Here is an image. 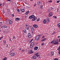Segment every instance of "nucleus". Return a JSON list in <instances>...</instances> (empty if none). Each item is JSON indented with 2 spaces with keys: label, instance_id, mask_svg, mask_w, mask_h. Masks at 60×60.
Listing matches in <instances>:
<instances>
[{
  "label": "nucleus",
  "instance_id": "nucleus-1",
  "mask_svg": "<svg viewBox=\"0 0 60 60\" xmlns=\"http://www.w3.org/2000/svg\"><path fill=\"white\" fill-rule=\"evenodd\" d=\"M58 42H56V41H52L51 42V44H58Z\"/></svg>",
  "mask_w": 60,
  "mask_h": 60
},
{
  "label": "nucleus",
  "instance_id": "nucleus-2",
  "mask_svg": "<svg viewBox=\"0 0 60 60\" xmlns=\"http://www.w3.org/2000/svg\"><path fill=\"white\" fill-rule=\"evenodd\" d=\"M34 43L32 42L30 44V48H33V46H34Z\"/></svg>",
  "mask_w": 60,
  "mask_h": 60
},
{
  "label": "nucleus",
  "instance_id": "nucleus-3",
  "mask_svg": "<svg viewBox=\"0 0 60 60\" xmlns=\"http://www.w3.org/2000/svg\"><path fill=\"white\" fill-rule=\"evenodd\" d=\"M29 26L30 27L31 31H32V32H33L34 31V27L31 26Z\"/></svg>",
  "mask_w": 60,
  "mask_h": 60
},
{
  "label": "nucleus",
  "instance_id": "nucleus-4",
  "mask_svg": "<svg viewBox=\"0 0 60 60\" xmlns=\"http://www.w3.org/2000/svg\"><path fill=\"white\" fill-rule=\"evenodd\" d=\"M35 39L36 40L38 41V40H39V39H40V37H39L37 35V36H36Z\"/></svg>",
  "mask_w": 60,
  "mask_h": 60
},
{
  "label": "nucleus",
  "instance_id": "nucleus-5",
  "mask_svg": "<svg viewBox=\"0 0 60 60\" xmlns=\"http://www.w3.org/2000/svg\"><path fill=\"white\" fill-rule=\"evenodd\" d=\"M34 16L33 15H32L30 16L29 18V19H32V18H34Z\"/></svg>",
  "mask_w": 60,
  "mask_h": 60
},
{
  "label": "nucleus",
  "instance_id": "nucleus-6",
  "mask_svg": "<svg viewBox=\"0 0 60 60\" xmlns=\"http://www.w3.org/2000/svg\"><path fill=\"white\" fill-rule=\"evenodd\" d=\"M33 52H34L32 51V50H30L28 52V54H32V53H33Z\"/></svg>",
  "mask_w": 60,
  "mask_h": 60
},
{
  "label": "nucleus",
  "instance_id": "nucleus-7",
  "mask_svg": "<svg viewBox=\"0 0 60 60\" xmlns=\"http://www.w3.org/2000/svg\"><path fill=\"white\" fill-rule=\"evenodd\" d=\"M28 38H30L32 37V36L31 35V34L30 33H29L28 34Z\"/></svg>",
  "mask_w": 60,
  "mask_h": 60
},
{
  "label": "nucleus",
  "instance_id": "nucleus-8",
  "mask_svg": "<svg viewBox=\"0 0 60 60\" xmlns=\"http://www.w3.org/2000/svg\"><path fill=\"white\" fill-rule=\"evenodd\" d=\"M38 49V46H35L34 48V50H37Z\"/></svg>",
  "mask_w": 60,
  "mask_h": 60
},
{
  "label": "nucleus",
  "instance_id": "nucleus-9",
  "mask_svg": "<svg viewBox=\"0 0 60 60\" xmlns=\"http://www.w3.org/2000/svg\"><path fill=\"white\" fill-rule=\"evenodd\" d=\"M15 55V53L14 52L11 53H10L11 56H14Z\"/></svg>",
  "mask_w": 60,
  "mask_h": 60
},
{
  "label": "nucleus",
  "instance_id": "nucleus-10",
  "mask_svg": "<svg viewBox=\"0 0 60 60\" xmlns=\"http://www.w3.org/2000/svg\"><path fill=\"white\" fill-rule=\"evenodd\" d=\"M12 23V21L11 20H9V24H11Z\"/></svg>",
  "mask_w": 60,
  "mask_h": 60
},
{
  "label": "nucleus",
  "instance_id": "nucleus-11",
  "mask_svg": "<svg viewBox=\"0 0 60 60\" xmlns=\"http://www.w3.org/2000/svg\"><path fill=\"white\" fill-rule=\"evenodd\" d=\"M37 17H34V18H33L32 19V21H34L35 20H36V19H37Z\"/></svg>",
  "mask_w": 60,
  "mask_h": 60
},
{
  "label": "nucleus",
  "instance_id": "nucleus-12",
  "mask_svg": "<svg viewBox=\"0 0 60 60\" xmlns=\"http://www.w3.org/2000/svg\"><path fill=\"white\" fill-rule=\"evenodd\" d=\"M52 16V13L51 12L49 14L48 16L49 17H51V16Z\"/></svg>",
  "mask_w": 60,
  "mask_h": 60
},
{
  "label": "nucleus",
  "instance_id": "nucleus-13",
  "mask_svg": "<svg viewBox=\"0 0 60 60\" xmlns=\"http://www.w3.org/2000/svg\"><path fill=\"white\" fill-rule=\"evenodd\" d=\"M37 4L38 5H39V4H41V1H38L37 2Z\"/></svg>",
  "mask_w": 60,
  "mask_h": 60
},
{
  "label": "nucleus",
  "instance_id": "nucleus-14",
  "mask_svg": "<svg viewBox=\"0 0 60 60\" xmlns=\"http://www.w3.org/2000/svg\"><path fill=\"white\" fill-rule=\"evenodd\" d=\"M33 26L35 28H37V27H38V26L36 24H34Z\"/></svg>",
  "mask_w": 60,
  "mask_h": 60
},
{
  "label": "nucleus",
  "instance_id": "nucleus-15",
  "mask_svg": "<svg viewBox=\"0 0 60 60\" xmlns=\"http://www.w3.org/2000/svg\"><path fill=\"white\" fill-rule=\"evenodd\" d=\"M32 58L34 59H35L36 58V56H33L32 57Z\"/></svg>",
  "mask_w": 60,
  "mask_h": 60
},
{
  "label": "nucleus",
  "instance_id": "nucleus-16",
  "mask_svg": "<svg viewBox=\"0 0 60 60\" xmlns=\"http://www.w3.org/2000/svg\"><path fill=\"white\" fill-rule=\"evenodd\" d=\"M20 20V19L18 18H17L15 19V20H16L17 21H18V20Z\"/></svg>",
  "mask_w": 60,
  "mask_h": 60
},
{
  "label": "nucleus",
  "instance_id": "nucleus-17",
  "mask_svg": "<svg viewBox=\"0 0 60 60\" xmlns=\"http://www.w3.org/2000/svg\"><path fill=\"white\" fill-rule=\"evenodd\" d=\"M47 22V21H46V20L45 19H44L43 21V22L44 23V24H45V23H46V22Z\"/></svg>",
  "mask_w": 60,
  "mask_h": 60
},
{
  "label": "nucleus",
  "instance_id": "nucleus-18",
  "mask_svg": "<svg viewBox=\"0 0 60 60\" xmlns=\"http://www.w3.org/2000/svg\"><path fill=\"white\" fill-rule=\"evenodd\" d=\"M20 11H21L22 12H24L25 11V10L24 9H20Z\"/></svg>",
  "mask_w": 60,
  "mask_h": 60
},
{
  "label": "nucleus",
  "instance_id": "nucleus-19",
  "mask_svg": "<svg viewBox=\"0 0 60 60\" xmlns=\"http://www.w3.org/2000/svg\"><path fill=\"white\" fill-rule=\"evenodd\" d=\"M47 20L48 21V22H49V21L50 20V19L49 18H47Z\"/></svg>",
  "mask_w": 60,
  "mask_h": 60
},
{
  "label": "nucleus",
  "instance_id": "nucleus-20",
  "mask_svg": "<svg viewBox=\"0 0 60 60\" xmlns=\"http://www.w3.org/2000/svg\"><path fill=\"white\" fill-rule=\"evenodd\" d=\"M25 28L26 30H28L29 29V27L28 26H26L25 27Z\"/></svg>",
  "mask_w": 60,
  "mask_h": 60
},
{
  "label": "nucleus",
  "instance_id": "nucleus-21",
  "mask_svg": "<svg viewBox=\"0 0 60 60\" xmlns=\"http://www.w3.org/2000/svg\"><path fill=\"white\" fill-rule=\"evenodd\" d=\"M23 32L24 33H26V32H27V31H26V29L23 30Z\"/></svg>",
  "mask_w": 60,
  "mask_h": 60
},
{
  "label": "nucleus",
  "instance_id": "nucleus-22",
  "mask_svg": "<svg viewBox=\"0 0 60 60\" xmlns=\"http://www.w3.org/2000/svg\"><path fill=\"white\" fill-rule=\"evenodd\" d=\"M57 26L58 27H60V22L57 25Z\"/></svg>",
  "mask_w": 60,
  "mask_h": 60
},
{
  "label": "nucleus",
  "instance_id": "nucleus-23",
  "mask_svg": "<svg viewBox=\"0 0 60 60\" xmlns=\"http://www.w3.org/2000/svg\"><path fill=\"white\" fill-rule=\"evenodd\" d=\"M51 54L52 55V56H53L54 55V52H51Z\"/></svg>",
  "mask_w": 60,
  "mask_h": 60
},
{
  "label": "nucleus",
  "instance_id": "nucleus-24",
  "mask_svg": "<svg viewBox=\"0 0 60 60\" xmlns=\"http://www.w3.org/2000/svg\"><path fill=\"white\" fill-rule=\"evenodd\" d=\"M29 13V11H27L26 13V15H27Z\"/></svg>",
  "mask_w": 60,
  "mask_h": 60
},
{
  "label": "nucleus",
  "instance_id": "nucleus-25",
  "mask_svg": "<svg viewBox=\"0 0 60 60\" xmlns=\"http://www.w3.org/2000/svg\"><path fill=\"white\" fill-rule=\"evenodd\" d=\"M39 54V53L38 52H37L36 53H35V56H38V55Z\"/></svg>",
  "mask_w": 60,
  "mask_h": 60
},
{
  "label": "nucleus",
  "instance_id": "nucleus-26",
  "mask_svg": "<svg viewBox=\"0 0 60 60\" xmlns=\"http://www.w3.org/2000/svg\"><path fill=\"white\" fill-rule=\"evenodd\" d=\"M7 26L5 25H4V28H7Z\"/></svg>",
  "mask_w": 60,
  "mask_h": 60
},
{
  "label": "nucleus",
  "instance_id": "nucleus-27",
  "mask_svg": "<svg viewBox=\"0 0 60 60\" xmlns=\"http://www.w3.org/2000/svg\"><path fill=\"white\" fill-rule=\"evenodd\" d=\"M7 60V57H5L4 58V59H3V60Z\"/></svg>",
  "mask_w": 60,
  "mask_h": 60
},
{
  "label": "nucleus",
  "instance_id": "nucleus-28",
  "mask_svg": "<svg viewBox=\"0 0 60 60\" xmlns=\"http://www.w3.org/2000/svg\"><path fill=\"white\" fill-rule=\"evenodd\" d=\"M52 18H55V19H56V18H57V17H56V16H52Z\"/></svg>",
  "mask_w": 60,
  "mask_h": 60
},
{
  "label": "nucleus",
  "instance_id": "nucleus-29",
  "mask_svg": "<svg viewBox=\"0 0 60 60\" xmlns=\"http://www.w3.org/2000/svg\"><path fill=\"white\" fill-rule=\"evenodd\" d=\"M11 16L13 17H14V14H12L11 15Z\"/></svg>",
  "mask_w": 60,
  "mask_h": 60
},
{
  "label": "nucleus",
  "instance_id": "nucleus-30",
  "mask_svg": "<svg viewBox=\"0 0 60 60\" xmlns=\"http://www.w3.org/2000/svg\"><path fill=\"white\" fill-rule=\"evenodd\" d=\"M3 42H4V43L5 45V44H6V41L3 40Z\"/></svg>",
  "mask_w": 60,
  "mask_h": 60
},
{
  "label": "nucleus",
  "instance_id": "nucleus-31",
  "mask_svg": "<svg viewBox=\"0 0 60 60\" xmlns=\"http://www.w3.org/2000/svg\"><path fill=\"white\" fill-rule=\"evenodd\" d=\"M41 34H38V36H39V37H40V36H41Z\"/></svg>",
  "mask_w": 60,
  "mask_h": 60
},
{
  "label": "nucleus",
  "instance_id": "nucleus-32",
  "mask_svg": "<svg viewBox=\"0 0 60 60\" xmlns=\"http://www.w3.org/2000/svg\"><path fill=\"white\" fill-rule=\"evenodd\" d=\"M33 39H32L29 42L30 43H31V42H32V41H33Z\"/></svg>",
  "mask_w": 60,
  "mask_h": 60
},
{
  "label": "nucleus",
  "instance_id": "nucleus-33",
  "mask_svg": "<svg viewBox=\"0 0 60 60\" xmlns=\"http://www.w3.org/2000/svg\"><path fill=\"white\" fill-rule=\"evenodd\" d=\"M31 34H32V35H34V32L33 31H32V32Z\"/></svg>",
  "mask_w": 60,
  "mask_h": 60
},
{
  "label": "nucleus",
  "instance_id": "nucleus-34",
  "mask_svg": "<svg viewBox=\"0 0 60 60\" xmlns=\"http://www.w3.org/2000/svg\"><path fill=\"white\" fill-rule=\"evenodd\" d=\"M28 23H26L25 24V26H28Z\"/></svg>",
  "mask_w": 60,
  "mask_h": 60
},
{
  "label": "nucleus",
  "instance_id": "nucleus-35",
  "mask_svg": "<svg viewBox=\"0 0 60 60\" xmlns=\"http://www.w3.org/2000/svg\"><path fill=\"white\" fill-rule=\"evenodd\" d=\"M17 11H18V12H20V11H19V9H17Z\"/></svg>",
  "mask_w": 60,
  "mask_h": 60
},
{
  "label": "nucleus",
  "instance_id": "nucleus-36",
  "mask_svg": "<svg viewBox=\"0 0 60 60\" xmlns=\"http://www.w3.org/2000/svg\"><path fill=\"white\" fill-rule=\"evenodd\" d=\"M48 2L49 3H51V2H52V0H49L48 1Z\"/></svg>",
  "mask_w": 60,
  "mask_h": 60
},
{
  "label": "nucleus",
  "instance_id": "nucleus-37",
  "mask_svg": "<svg viewBox=\"0 0 60 60\" xmlns=\"http://www.w3.org/2000/svg\"><path fill=\"white\" fill-rule=\"evenodd\" d=\"M54 60H58V59L57 58H55L54 59Z\"/></svg>",
  "mask_w": 60,
  "mask_h": 60
},
{
  "label": "nucleus",
  "instance_id": "nucleus-38",
  "mask_svg": "<svg viewBox=\"0 0 60 60\" xmlns=\"http://www.w3.org/2000/svg\"><path fill=\"white\" fill-rule=\"evenodd\" d=\"M37 20L38 21H39L40 20V18H39L38 19H37Z\"/></svg>",
  "mask_w": 60,
  "mask_h": 60
},
{
  "label": "nucleus",
  "instance_id": "nucleus-39",
  "mask_svg": "<svg viewBox=\"0 0 60 60\" xmlns=\"http://www.w3.org/2000/svg\"><path fill=\"white\" fill-rule=\"evenodd\" d=\"M2 24H3L2 22H0V25H2Z\"/></svg>",
  "mask_w": 60,
  "mask_h": 60
},
{
  "label": "nucleus",
  "instance_id": "nucleus-40",
  "mask_svg": "<svg viewBox=\"0 0 60 60\" xmlns=\"http://www.w3.org/2000/svg\"><path fill=\"white\" fill-rule=\"evenodd\" d=\"M9 20L8 19H6V21H9Z\"/></svg>",
  "mask_w": 60,
  "mask_h": 60
},
{
  "label": "nucleus",
  "instance_id": "nucleus-41",
  "mask_svg": "<svg viewBox=\"0 0 60 60\" xmlns=\"http://www.w3.org/2000/svg\"><path fill=\"white\" fill-rule=\"evenodd\" d=\"M59 2H60V0H58L57 1L56 3H59Z\"/></svg>",
  "mask_w": 60,
  "mask_h": 60
},
{
  "label": "nucleus",
  "instance_id": "nucleus-42",
  "mask_svg": "<svg viewBox=\"0 0 60 60\" xmlns=\"http://www.w3.org/2000/svg\"><path fill=\"white\" fill-rule=\"evenodd\" d=\"M9 11H10V9H8L7 10V12H9Z\"/></svg>",
  "mask_w": 60,
  "mask_h": 60
},
{
  "label": "nucleus",
  "instance_id": "nucleus-43",
  "mask_svg": "<svg viewBox=\"0 0 60 60\" xmlns=\"http://www.w3.org/2000/svg\"><path fill=\"white\" fill-rule=\"evenodd\" d=\"M41 45H44V43H42L41 44Z\"/></svg>",
  "mask_w": 60,
  "mask_h": 60
},
{
  "label": "nucleus",
  "instance_id": "nucleus-44",
  "mask_svg": "<svg viewBox=\"0 0 60 60\" xmlns=\"http://www.w3.org/2000/svg\"><path fill=\"white\" fill-rule=\"evenodd\" d=\"M44 38H45V36H43V37H42V39H43Z\"/></svg>",
  "mask_w": 60,
  "mask_h": 60
},
{
  "label": "nucleus",
  "instance_id": "nucleus-45",
  "mask_svg": "<svg viewBox=\"0 0 60 60\" xmlns=\"http://www.w3.org/2000/svg\"><path fill=\"white\" fill-rule=\"evenodd\" d=\"M3 37H4L3 36H2L0 38V39H2V38H3Z\"/></svg>",
  "mask_w": 60,
  "mask_h": 60
},
{
  "label": "nucleus",
  "instance_id": "nucleus-46",
  "mask_svg": "<svg viewBox=\"0 0 60 60\" xmlns=\"http://www.w3.org/2000/svg\"><path fill=\"white\" fill-rule=\"evenodd\" d=\"M44 39H42V40H41V41H44Z\"/></svg>",
  "mask_w": 60,
  "mask_h": 60
},
{
  "label": "nucleus",
  "instance_id": "nucleus-47",
  "mask_svg": "<svg viewBox=\"0 0 60 60\" xmlns=\"http://www.w3.org/2000/svg\"><path fill=\"white\" fill-rule=\"evenodd\" d=\"M40 6L41 7H43V5H41Z\"/></svg>",
  "mask_w": 60,
  "mask_h": 60
},
{
  "label": "nucleus",
  "instance_id": "nucleus-48",
  "mask_svg": "<svg viewBox=\"0 0 60 60\" xmlns=\"http://www.w3.org/2000/svg\"><path fill=\"white\" fill-rule=\"evenodd\" d=\"M14 5H15V6H16L17 5V4L16 3H15V4H14Z\"/></svg>",
  "mask_w": 60,
  "mask_h": 60
},
{
  "label": "nucleus",
  "instance_id": "nucleus-49",
  "mask_svg": "<svg viewBox=\"0 0 60 60\" xmlns=\"http://www.w3.org/2000/svg\"><path fill=\"white\" fill-rule=\"evenodd\" d=\"M25 51L24 50H23L22 51V52H25Z\"/></svg>",
  "mask_w": 60,
  "mask_h": 60
},
{
  "label": "nucleus",
  "instance_id": "nucleus-50",
  "mask_svg": "<svg viewBox=\"0 0 60 60\" xmlns=\"http://www.w3.org/2000/svg\"><path fill=\"white\" fill-rule=\"evenodd\" d=\"M58 53L59 55H60V51H59L58 52Z\"/></svg>",
  "mask_w": 60,
  "mask_h": 60
},
{
  "label": "nucleus",
  "instance_id": "nucleus-51",
  "mask_svg": "<svg viewBox=\"0 0 60 60\" xmlns=\"http://www.w3.org/2000/svg\"><path fill=\"white\" fill-rule=\"evenodd\" d=\"M13 39H14V38H15V36H14L13 37Z\"/></svg>",
  "mask_w": 60,
  "mask_h": 60
},
{
  "label": "nucleus",
  "instance_id": "nucleus-52",
  "mask_svg": "<svg viewBox=\"0 0 60 60\" xmlns=\"http://www.w3.org/2000/svg\"><path fill=\"white\" fill-rule=\"evenodd\" d=\"M57 50L59 51V50H60V49L59 48H58L57 49Z\"/></svg>",
  "mask_w": 60,
  "mask_h": 60
},
{
  "label": "nucleus",
  "instance_id": "nucleus-53",
  "mask_svg": "<svg viewBox=\"0 0 60 60\" xmlns=\"http://www.w3.org/2000/svg\"><path fill=\"white\" fill-rule=\"evenodd\" d=\"M36 4H35L34 5V6L35 7L36 6Z\"/></svg>",
  "mask_w": 60,
  "mask_h": 60
},
{
  "label": "nucleus",
  "instance_id": "nucleus-54",
  "mask_svg": "<svg viewBox=\"0 0 60 60\" xmlns=\"http://www.w3.org/2000/svg\"><path fill=\"white\" fill-rule=\"evenodd\" d=\"M44 40L45 41L47 39V38H45L44 39Z\"/></svg>",
  "mask_w": 60,
  "mask_h": 60
},
{
  "label": "nucleus",
  "instance_id": "nucleus-55",
  "mask_svg": "<svg viewBox=\"0 0 60 60\" xmlns=\"http://www.w3.org/2000/svg\"><path fill=\"white\" fill-rule=\"evenodd\" d=\"M26 7L27 8H28V9L29 8V7H28V6H27Z\"/></svg>",
  "mask_w": 60,
  "mask_h": 60
},
{
  "label": "nucleus",
  "instance_id": "nucleus-56",
  "mask_svg": "<svg viewBox=\"0 0 60 60\" xmlns=\"http://www.w3.org/2000/svg\"><path fill=\"white\" fill-rule=\"evenodd\" d=\"M3 27V26H1V27L0 28H2Z\"/></svg>",
  "mask_w": 60,
  "mask_h": 60
},
{
  "label": "nucleus",
  "instance_id": "nucleus-57",
  "mask_svg": "<svg viewBox=\"0 0 60 60\" xmlns=\"http://www.w3.org/2000/svg\"><path fill=\"white\" fill-rule=\"evenodd\" d=\"M57 38H60V36H57Z\"/></svg>",
  "mask_w": 60,
  "mask_h": 60
},
{
  "label": "nucleus",
  "instance_id": "nucleus-58",
  "mask_svg": "<svg viewBox=\"0 0 60 60\" xmlns=\"http://www.w3.org/2000/svg\"><path fill=\"white\" fill-rule=\"evenodd\" d=\"M26 17H27L26 16V15H25V18H26Z\"/></svg>",
  "mask_w": 60,
  "mask_h": 60
},
{
  "label": "nucleus",
  "instance_id": "nucleus-59",
  "mask_svg": "<svg viewBox=\"0 0 60 60\" xmlns=\"http://www.w3.org/2000/svg\"><path fill=\"white\" fill-rule=\"evenodd\" d=\"M7 46H6V47H7H7H8V45H7Z\"/></svg>",
  "mask_w": 60,
  "mask_h": 60
},
{
  "label": "nucleus",
  "instance_id": "nucleus-60",
  "mask_svg": "<svg viewBox=\"0 0 60 60\" xmlns=\"http://www.w3.org/2000/svg\"><path fill=\"white\" fill-rule=\"evenodd\" d=\"M41 9H43V7H41Z\"/></svg>",
  "mask_w": 60,
  "mask_h": 60
},
{
  "label": "nucleus",
  "instance_id": "nucleus-61",
  "mask_svg": "<svg viewBox=\"0 0 60 60\" xmlns=\"http://www.w3.org/2000/svg\"><path fill=\"white\" fill-rule=\"evenodd\" d=\"M2 5V4H0V7L1 6V5Z\"/></svg>",
  "mask_w": 60,
  "mask_h": 60
},
{
  "label": "nucleus",
  "instance_id": "nucleus-62",
  "mask_svg": "<svg viewBox=\"0 0 60 60\" xmlns=\"http://www.w3.org/2000/svg\"><path fill=\"white\" fill-rule=\"evenodd\" d=\"M19 50H21V48H20L19 49Z\"/></svg>",
  "mask_w": 60,
  "mask_h": 60
},
{
  "label": "nucleus",
  "instance_id": "nucleus-63",
  "mask_svg": "<svg viewBox=\"0 0 60 60\" xmlns=\"http://www.w3.org/2000/svg\"><path fill=\"white\" fill-rule=\"evenodd\" d=\"M7 0L8 1H11V0Z\"/></svg>",
  "mask_w": 60,
  "mask_h": 60
},
{
  "label": "nucleus",
  "instance_id": "nucleus-64",
  "mask_svg": "<svg viewBox=\"0 0 60 60\" xmlns=\"http://www.w3.org/2000/svg\"><path fill=\"white\" fill-rule=\"evenodd\" d=\"M58 48L59 49H60V46H59V47Z\"/></svg>",
  "mask_w": 60,
  "mask_h": 60
}]
</instances>
